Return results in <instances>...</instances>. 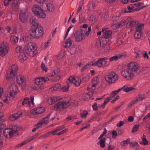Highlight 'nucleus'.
Instances as JSON below:
<instances>
[{"label": "nucleus", "instance_id": "nucleus-1", "mask_svg": "<svg viewBox=\"0 0 150 150\" xmlns=\"http://www.w3.org/2000/svg\"><path fill=\"white\" fill-rule=\"evenodd\" d=\"M139 69V66L137 63L135 62H131L127 65V68L121 71V74L125 79L131 81L138 74Z\"/></svg>", "mask_w": 150, "mask_h": 150}, {"label": "nucleus", "instance_id": "nucleus-2", "mask_svg": "<svg viewBox=\"0 0 150 150\" xmlns=\"http://www.w3.org/2000/svg\"><path fill=\"white\" fill-rule=\"evenodd\" d=\"M110 42L108 38H102L96 41L95 47L105 52H107L110 49Z\"/></svg>", "mask_w": 150, "mask_h": 150}, {"label": "nucleus", "instance_id": "nucleus-3", "mask_svg": "<svg viewBox=\"0 0 150 150\" xmlns=\"http://www.w3.org/2000/svg\"><path fill=\"white\" fill-rule=\"evenodd\" d=\"M31 30L30 35L33 38L37 39L41 38L43 34V27L38 23H35Z\"/></svg>", "mask_w": 150, "mask_h": 150}, {"label": "nucleus", "instance_id": "nucleus-4", "mask_svg": "<svg viewBox=\"0 0 150 150\" xmlns=\"http://www.w3.org/2000/svg\"><path fill=\"white\" fill-rule=\"evenodd\" d=\"M37 46L34 42H29L25 49V53L28 56L34 57L38 53Z\"/></svg>", "mask_w": 150, "mask_h": 150}, {"label": "nucleus", "instance_id": "nucleus-5", "mask_svg": "<svg viewBox=\"0 0 150 150\" xmlns=\"http://www.w3.org/2000/svg\"><path fill=\"white\" fill-rule=\"evenodd\" d=\"M21 128L16 126L12 129H6L3 131V134L7 138H11L18 131L20 130Z\"/></svg>", "mask_w": 150, "mask_h": 150}, {"label": "nucleus", "instance_id": "nucleus-6", "mask_svg": "<svg viewBox=\"0 0 150 150\" xmlns=\"http://www.w3.org/2000/svg\"><path fill=\"white\" fill-rule=\"evenodd\" d=\"M32 10L34 14L38 17L44 18L46 15L42 8L37 5H34L32 8Z\"/></svg>", "mask_w": 150, "mask_h": 150}, {"label": "nucleus", "instance_id": "nucleus-7", "mask_svg": "<svg viewBox=\"0 0 150 150\" xmlns=\"http://www.w3.org/2000/svg\"><path fill=\"white\" fill-rule=\"evenodd\" d=\"M70 105L69 100H64L58 102L55 105L54 109L57 111H61L63 109H66Z\"/></svg>", "mask_w": 150, "mask_h": 150}, {"label": "nucleus", "instance_id": "nucleus-8", "mask_svg": "<svg viewBox=\"0 0 150 150\" xmlns=\"http://www.w3.org/2000/svg\"><path fill=\"white\" fill-rule=\"evenodd\" d=\"M49 80V79L47 77H40L35 79L34 82L39 89L43 90L45 88L44 84Z\"/></svg>", "mask_w": 150, "mask_h": 150}, {"label": "nucleus", "instance_id": "nucleus-9", "mask_svg": "<svg viewBox=\"0 0 150 150\" xmlns=\"http://www.w3.org/2000/svg\"><path fill=\"white\" fill-rule=\"evenodd\" d=\"M118 75L115 73H109L105 76L106 81L109 83H114L118 79Z\"/></svg>", "mask_w": 150, "mask_h": 150}, {"label": "nucleus", "instance_id": "nucleus-10", "mask_svg": "<svg viewBox=\"0 0 150 150\" xmlns=\"http://www.w3.org/2000/svg\"><path fill=\"white\" fill-rule=\"evenodd\" d=\"M8 46L6 42H4L0 44V56L4 57L7 53L8 50Z\"/></svg>", "mask_w": 150, "mask_h": 150}, {"label": "nucleus", "instance_id": "nucleus-11", "mask_svg": "<svg viewBox=\"0 0 150 150\" xmlns=\"http://www.w3.org/2000/svg\"><path fill=\"white\" fill-rule=\"evenodd\" d=\"M18 67L16 64L13 65L11 67V70L9 74H8L7 75L6 78L7 79H9L11 78H14L17 74V73Z\"/></svg>", "mask_w": 150, "mask_h": 150}, {"label": "nucleus", "instance_id": "nucleus-12", "mask_svg": "<svg viewBox=\"0 0 150 150\" xmlns=\"http://www.w3.org/2000/svg\"><path fill=\"white\" fill-rule=\"evenodd\" d=\"M75 40L76 42H80L85 38L83 31L82 30L77 31L74 34Z\"/></svg>", "mask_w": 150, "mask_h": 150}, {"label": "nucleus", "instance_id": "nucleus-13", "mask_svg": "<svg viewBox=\"0 0 150 150\" xmlns=\"http://www.w3.org/2000/svg\"><path fill=\"white\" fill-rule=\"evenodd\" d=\"M18 88L17 86L15 85H12L9 87L7 94L14 97L16 95Z\"/></svg>", "mask_w": 150, "mask_h": 150}, {"label": "nucleus", "instance_id": "nucleus-14", "mask_svg": "<svg viewBox=\"0 0 150 150\" xmlns=\"http://www.w3.org/2000/svg\"><path fill=\"white\" fill-rule=\"evenodd\" d=\"M67 83H74L76 86H79L80 85L81 80L79 79V76L76 78L73 77H70L67 80Z\"/></svg>", "mask_w": 150, "mask_h": 150}, {"label": "nucleus", "instance_id": "nucleus-15", "mask_svg": "<svg viewBox=\"0 0 150 150\" xmlns=\"http://www.w3.org/2000/svg\"><path fill=\"white\" fill-rule=\"evenodd\" d=\"M107 132V130L106 129L104 128L103 133L101 134L98 138V139L99 140V143L100 146L102 148H104L105 146V139L103 137L106 134Z\"/></svg>", "mask_w": 150, "mask_h": 150}, {"label": "nucleus", "instance_id": "nucleus-16", "mask_svg": "<svg viewBox=\"0 0 150 150\" xmlns=\"http://www.w3.org/2000/svg\"><path fill=\"white\" fill-rule=\"evenodd\" d=\"M137 23H138V21H133L130 17H128L127 19L126 26L127 28H132L136 25Z\"/></svg>", "mask_w": 150, "mask_h": 150}, {"label": "nucleus", "instance_id": "nucleus-17", "mask_svg": "<svg viewBox=\"0 0 150 150\" xmlns=\"http://www.w3.org/2000/svg\"><path fill=\"white\" fill-rule=\"evenodd\" d=\"M99 79L97 77H94L92 80V85L91 86L88 87V90H93L95 88L96 86L98 83Z\"/></svg>", "mask_w": 150, "mask_h": 150}, {"label": "nucleus", "instance_id": "nucleus-18", "mask_svg": "<svg viewBox=\"0 0 150 150\" xmlns=\"http://www.w3.org/2000/svg\"><path fill=\"white\" fill-rule=\"evenodd\" d=\"M102 32L103 34V38H108L111 36L112 33V31L107 28H103L102 30Z\"/></svg>", "mask_w": 150, "mask_h": 150}, {"label": "nucleus", "instance_id": "nucleus-19", "mask_svg": "<svg viewBox=\"0 0 150 150\" xmlns=\"http://www.w3.org/2000/svg\"><path fill=\"white\" fill-rule=\"evenodd\" d=\"M22 105L25 107H28L30 108L33 107V103H30L29 99L28 98H25L23 101Z\"/></svg>", "mask_w": 150, "mask_h": 150}, {"label": "nucleus", "instance_id": "nucleus-20", "mask_svg": "<svg viewBox=\"0 0 150 150\" xmlns=\"http://www.w3.org/2000/svg\"><path fill=\"white\" fill-rule=\"evenodd\" d=\"M50 115L42 118L38 123L41 127L43 125H45L48 123L49 122V117Z\"/></svg>", "mask_w": 150, "mask_h": 150}, {"label": "nucleus", "instance_id": "nucleus-21", "mask_svg": "<svg viewBox=\"0 0 150 150\" xmlns=\"http://www.w3.org/2000/svg\"><path fill=\"white\" fill-rule=\"evenodd\" d=\"M45 111V108L43 107H41L31 110L30 112L33 115L38 114L43 112Z\"/></svg>", "mask_w": 150, "mask_h": 150}, {"label": "nucleus", "instance_id": "nucleus-22", "mask_svg": "<svg viewBox=\"0 0 150 150\" xmlns=\"http://www.w3.org/2000/svg\"><path fill=\"white\" fill-rule=\"evenodd\" d=\"M61 99V97L59 96H54L48 99V103L50 105H52L53 103H54L56 101L60 100Z\"/></svg>", "mask_w": 150, "mask_h": 150}, {"label": "nucleus", "instance_id": "nucleus-23", "mask_svg": "<svg viewBox=\"0 0 150 150\" xmlns=\"http://www.w3.org/2000/svg\"><path fill=\"white\" fill-rule=\"evenodd\" d=\"M17 82L20 84H22L25 83V79L24 76L22 75H18L16 77Z\"/></svg>", "mask_w": 150, "mask_h": 150}, {"label": "nucleus", "instance_id": "nucleus-24", "mask_svg": "<svg viewBox=\"0 0 150 150\" xmlns=\"http://www.w3.org/2000/svg\"><path fill=\"white\" fill-rule=\"evenodd\" d=\"M68 131V129H65L64 130H63L62 131L59 132H58V131L56 129L54 131H51L49 132H50V135L52 134L53 135H60L61 134H63L64 133L67 132Z\"/></svg>", "mask_w": 150, "mask_h": 150}, {"label": "nucleus", "instance_id": "nucleus-25", "mask_svg": "<svg viewBox=\"0 0 150 150\" xmlns=\"http://www.w3.org/2000/svg\"><path fill=\"white\" fill-rule=\"evenodd\" d=\"M19 18L21 21L23 22H25L27 20V16L25 12H22L19 15Z\"/></svg>", "mask_w": 150, "mask_h": 150}, {"label": "nucleus", "instance_id": "nucleus-26", "mask_svg": "<svg viewBox=\"0 0 150 150\" xmlns=\"http://www.w3.org/2000/svg\"><path fill=\"white\" fill-rule=\"evenodd\" d=\"M144 24H140L138 21V23H137L136 26L135 30L136 31L142 32L144 28Z\"/></svg>", "mask_w": 150, "mask_h": 150}, {"label": "nucleus", "instance_id": "nucleus-27", "mask_svg": "<svg viewBox=\"0 0 150 150\" xmlns=\"http://www.w3.org/2000/svg\"><path fill=\"white\" fill-rule=\"evenodd\" d=\"M145 96L144 95H138L136 97L134 101L135 103H137L145 99Z\"/></svg>", "mask_w": 150, "mask_h": 150}, {"label": "nucleus", "instance_id": "nucleus-28", "mask_svg": "<svg viewBox=\"0 0 150 150\" xmlns=\"http://www.w3.org/2000/svg\"><path fill=\"white\" fill-rule=\"evenodd\" d=\"M5 99L3 100V102L8 104L10 103L9 101L13 100V97L7 93L5 96Z\"/></svg>", "mask_w": 150, "mask_h": 150}, {"label": "nucleus", "instance_id": "nucleus-29", "mask_svg": "<svg viewBox=\"0 0 150 150\" xmlns=\"http://www.w3.org/2000/svg\"><path fill=\"white\" fill-rule=\"evenodd\" d=\"M93 93L92 92H89L88 93H85L82 96V98L84 100H87L92 97Z\"/></svg>", "mask_w": 150, "mask_h": 150}, {"label": "nucleus", "instance_id": "nucleus-30", "mask_svg": "<svg viewBox=\"0 0 150 150\" xmlns=\"http://www.w3.org/2000/svg\"><path fill=\"white\" fill-rule=\"evenodd\" d=\"M88 6L89 11L93 10L96 7L95 3L93 1L90 2Z\"/></svg>", "mask_w": 150, "mask_h": 150}, {"label": "nucleus", "instance_id": "nucleus-31", "mask_svg": "<svg viewBox=\"0 0 150 150\" xmlns=\"http://www.w3.org/2000/svg\"><path fill=\"white\" fill-rule=\"evenodd\" d=\"M61 87V85L59 83H57L54 86L50 88L49 90L50 91L53 92L58 89Z\"/></svg>", "mask_w": 150, "mask_h": 150}, {"label": "nucleus", "instance_id": "nucleus-32", "mask_svg": "<svg viewBox=\"0 0 150 150\" xmlns=\"http://www.w3.org/2000/svg\"><path fill=\"white\" fill-rule=\"evenodd\" d=\"M72 43V42L71 40L70 39H69L66 40L63 46L64 47H69L71 46Z\"/></svg>", "mask_w": 150, "mask_h": 150}, {"label": "nucleus", "instance_id": "nucleus-33", "mask_svg": "<svg viewBox=\"0 0 150 150\" xmlns=\"http://www.w3.org/2000/svg\"><path fill=\"white\" fill-rule=\"evenodd\" d=\"M25 46L24 45L19 46L16 48V51L17 53L23 52L24 51Z\"/></svg>", "mask_w": 150, "mask_h": 150}, {"label": "nucleus", "instance_id": "nucleus-34", "mask_svg": "<svg viewBox=\"0 0 150 150\" xmlns=\"http://www.w3.org/2000/svg\"><path fill=\"white\" fill-rule=\"evenodd\" d=\"M108 59V58L107 57L100 58L102 67L103 66H107L109 64L107 61Z\"/></svg>", "mask_w": 150, "mask_h": 150}, {"label": "nucleus", "instance_id": "nucleus-35", "mask_svg": "<svg viewBox=\"0 0 150 150\" xmlns=\"http://www.w3.org/2000/svg\"><path fill=\"white\" fill-rule=\"evenodd\" d=\"M100 58L98 59L95 63L92 64V65L94 66H97L99 67H102Z\"/></svg>", "mask_w": 150, "mask_h": 150}, {"label": "nucleus", "instance_id": "nucleus-36", "mask_svg": "<svg viewBox=\"0 0 150 150\" xmlns=\"http://www.w3.org/2000/svg\"><path fill=\"white\" fill-rule=\"evenodd\" d=\"M46 6L47 7V11H54V5L51 4H47Z\"/></svg>", "mask_w": 150, "mask_h": 150}, {"label": "nucleus", "instance_id": "nucleus-37", "mask_svg": "<svg viewBox=\"0 0 150 150\" xmlns=\"http://www.w3.org/2000/svg\"><path fill=\"white\" fill-rule=\"evenodd\" d=\"M142 32L136 31L134 34V38L136 39H139L142 36Z\"/></svg>", "mask_w": 150, "mask_h": 150}, {"label": "nucleus", "instance_id": "nucleus-38", "mask_svg": "<svg viewBox=\"0 0 150 150\" xmlns=\"http://www.w3.org/2000/svg\"><path fill=\"white\" fill-rule=\"evenodd\" d=\"M121 88H122V90L123 89V91H124L127 92L130 91L134 89V88L133 87H127V86L125 85H124Z\"/></svg>", "mask_w": 150, "mask_h": 150}, {"label": "nucleus", "instance_id": "nucleus-39", "mask_svg": "<svg viewBox=\"0 0 150 150\" xmlns=\"http://www.w3.org/2000/svg\"><path fill=\"white\" fill-rule=\"evenodd\" d=\"M50 40H48L47 41L44 43L42 44L41 48L43 50H45L49 46V44Z\"/></svg>", "mask_w": 150, "mask_h": 150}, {"label": "nucleus", "instance_id": "nucleus-40", "mask_svg": "<svg viewBox=\"0 0 150 150\" xmlns=\"http://www.w3.org/2000/svg\"><path fill=\"white\" fill-rule=\"evenodd\" d=\"M28 58V57L25 54H22L19 56V59L21 62H23L25 60H26Z\"/></svg>", "mask_w": 150, "mask_h": 150}, {"label": "nucleus", "instance_id": "nucleus-41", "mask_svg": "<svg viewBox=\"0 0 150 150\" xmlns=\"http://www.w3.org/2000/svg\"><path fill=\"white\" fill-rule=\"evenodd\" d=\"M68 52L71 54H74L75 53L76 51V48L74 47H72L68 50Z\"/></svg>", "mask_w": 150, "mask_h": 150}, {"label": "nucleus", "instance_id": "nucleus-42", "mask_svg": "<svg viewBox=\"0 0 150 150\" xmlns=\"http://www.w3.org/2000/svg\"><path fill=\"white\" fill-rule=\"evenodd\" d=\"M120 28L121 27L127 23V19L125 20L124 19L122 20L121 21L117 23Z\"/></svg>", "mask_w": 150, "mask_h": 150}, {"label": "nucleus", "instance_id": "nucleus-43", "mask_svg": "<svg viewBox=\"0 0 150 150\" xmlns=\"http://www.w3.org/2000/svg\"><path fill=\"white\" fill-rule=\"evenodd\" d=\"M18 37L14 36H12L10 38L11 40L15 43H16L18 42Z\"/></svg>", "mask_w": 150, "mask_h": 150}, {"label": "nucleus", "instance_id": "nucleus-44", "mask_svg": "<svg viewBox=\"0 0 150 150\" xmlns=\"http://www.w3.org/2000/svg\"><path fill=\"white\" fill-rule=\"evenodd\" d=\"M64 52L62 51L58 55L57 57V59L59 60H61L64 57Z\"/></svg>", "mask_w": 150, "mask_h": 150}, {"label": "nucleus", "instance_id": "nucleus-45", "mask_svg": "<svg viewBox=\"0 0 150 150\" xmlns=\"http://www.w3.org/2000/svg\"><path fill=\"white\" fill-rule=\"evenodd\" d=\"M50 132H49L48 133H45L41 136H40L39 137L40 139H45L48 137L50 135Z\"/></svg>", "mask_w": 150, "mask_h": 150}, {"label": "nucleus", "instance_id": "nucleus-46", "mask_svg": "<svg viewBox=\"0 0 150 150\" xmlns=\"http://www.w3.org/2000/svg\"><path fill=\"white\" fill-rule=\"evenodd\" d=\"M29 142V141L28 140V139H27L26 140L24 141V142H23L22 143L17 145L16 146V147L17 148L19 147H21L22 146L25 144H26L28 143Z\"/></svg>", "mask_w": 150, "mask_h": 150}, {"label": "nucleus", "instance_id": "nucleus-47", "mask_svg": "<svg viewBox=\"0 0 150 150\" xmlns=\"http://www.w3.org/2000/svg\"><path fill=\"white\" fill-rule=\"evenodd\" d=\"M66 86H64L61 88L62 91L65 92L68 91V89L69 87V83H67Z\"/></svg>", "mask_w": 150, "mask_h": 150}, {"label": "nucleus", "instance_id": "nucleus-48", "mask_svg": "<svg viewBox=\"0 0 150 150\" xmlns=\"http://www.w3.org/2000/svg\"><path fill=\"white\" fill-rule=\"evenodd\" d=\"M118 59H124L127 57V55L125 54H120L117 55Z\"/></svg>", "mask_w": 150, "mask_h": 150}, {"label": "nucleus", "instance_id": "nucleus-49", "mask_svg": "<svg viewBox=\"0 0 150 150\" xmlns=\"http://www.w3.org/2000/svg\"><path fill=\"white\" fill-rule=\"evenodd\" d=\"M139 127V125H135L133 127V129L132 131V132H135L137 131Z\"/></svg>", "mask_w": 150, "mask_h": 150}, {"label": "nucleus", "instance_id": "nucleus-50", "mask_svg": "<svg viewBox=\"0 0 150 150\" xmlns=\"http://www.w3.org/2000/svg\"><path fill=\"white\" fill-rule=\"evenodd\" d=\"M130 139H127L126 140H124L120 143V144L122 147L125 145H127Z\"/></svg>", "mask_w": 150, "mask_h": 150}, {"label": "nucleus", "instance_id": "nucleus-51", "mask_svg": "<svg viewBox=\"0 0 150 150\" xmlns=\"http://www.w3.org/2000/svg\"><path fill=\"white\" fill-rule=\"evenodd\" d=\"M88 114V112L86 111H83V112L80 114L81 117L82 118H85Z\"/></svg>", "mask_w": 150, "mask_h": 150}, {"label": "nucleus", "instance_id": "nucleus-52", "mask_svg": "<svg viewBox=\"0 0 150 150\" xmlns=\"http://www.w3.org/2000/svg\"><path fill=\"white\" fill-rule=\"evenodd\" d=\"M141 144H143L144 145H146L148 144V141L146 138H142V142Z\"/></svg>", "mask_w": 150, "mask_h": 150}, {"label": "nucleus", "instance_id": "nucleus-53", "mask_svg": "<svg viewBox=\"0 0 150 150\" xmlns=\"http://www.w3.org/2000/svg\"><path fill=\"white\" fill-rule=\"evenodd\" d=\"M41 68L43 71H45V72L47 71V68L45 67V64L43 62H42L41 63Z\"/></svg>", "mask_w": 150, "mask_h": 150}, {"label": "nucleus", "instance_id": "nucleus-54", "mask_svg": "<svg viewBox=\"0 0 150 150\" xmlns=\"http://www.w3.org/2000/svg\"><path fill=\"white\" fill-rule=\"evenodd\" d=\"M89 66V64H87L83 66L82 68L81 69V72H83L85 71V70L87 69Z\"/></svg>", "mask_w": 150, "mask_h": 150}, {"label": "nucleus", "instance_id": "nucleus-55", "mask_svg": "<svg viewBox=\"0 0 150 150\" xmlns=\"http://www.w3.org/2000/svg\"><path fill=\"white\" fill-rule=\"evenodd\" d=\"M59 73L57 71V70L54 71L53 72L50 73L49 74L48 76L50 77H53L55 75H57Z\"/></svg>", "mask_w": 150, "mask_h": 150}, {"label": "nucleus", "instance_id": "nucleus-56", "mask_svg": "<svg viewBox=\"0 0 150 150\" xmlns=\"http://www.w3.org/2000/svg\"><path fill=\"white\" fill-rule=\"evenodd\" d=\"M128 11L126 10L125 11V13H128L133 11V9L132 8V5H130L127 7Z\"/></svg>", "mask_w": 150, "mask_h": 150}, {"label": "nucleus", "instance_id": "nucleus-57", "mask_svg": "<svg viewBox=\"0 0 150 150\" xmlns=\"http://www.w3.org/2000/svg\"><path fill=\"white\" fill-rule=\"evenodd\" d=\"M112 138L114 139L116 138L118 135L117 132L115 130H113L112 131Z\"/></svg>", "mask_w": 150, "mask_h": 150}, {"label": "nucleus", "instance_id": "nucleus-58", "mask_svg": "<svg viewBox=\"0 0 150 150\" xmlns=\"http://www.w3.org/2000/svg\"><path fill=\"white\" fill-rule=\"evenodd\" d=\"M118 59L117 56H115L110 58L109 59L110 62L116 61Z\"/></svg>", "mask_w": 150, "mask_h": 150}, {"label": "nucleus", "instance_id": "nucleus-59", "mask_svg": "<svg viewBox=\"0 0 150 150\" xmlns=\"http://www.w3.org/2000/svg\"><path fill=\"white\" fill-rule=\"evenodd\" d=\"M30 22L32 23H34V24L35 23H38L36 22V19L33 17H32L30 18L29 19Z\"/></svg>", "mask_w": 150, "mask_h": 150}, {"label": "nucleus", "instance_id": "nucleus-60", "mask_svg": "<svg viewBox=\"0 0 150 150\" xmlns=\"http://www.w3.org/2000/svg\"><path fill=\"white\" fill-rule=\"evenodd\" d=\"M22 112L20 111H18L16 113L14 114L17 119L19 118L22 115Z\"/></svg>", "mask_w": 150, "mask_h": 150}, {"label": "nucleus", "instance_id": "nucleus-61", "mask_svg": "<svg viewBox=\"0 0 150 150\" xmlns=\"http://www.w3.org/2000/svg\"><path fill=\"white\" fill-rule=\"evenodd\" d=\"M112 20L115 21H117L120 20L119 16H113L112 18Z\"/></svg>", "mask_w": 150, "mask_h": 150}, {"label": "nucleus", "instance_id": "nucleus-62", "mask_svg": "<svg viewBox=\"0 0 150 150\" xmlns=\"http://www.w3.org/2000/svg\"><path fill=\"white\" fill-rule=\"evenodd\" d=\"M112 27L114 30H115L120 28L117 23L112 25Z\"/></svg>", "mask_w": 150, "mask_h": 150}, {"label": "nucleus", "instance_id": "nucleus-63", "mask_svg": "<svg viewBox=\"0 0 150 150\" xmlns=\"http://www.w3.org/2000/svg\"><path fill=\"white\" fill-rule=\"evenodd\" d=\"M89 79V77L88 76H86L82 79V81L85 83L87 82Z\"/></svg>", "mask_w": 150, "mask_h": 150}, {"label": "nucleus", "instance_id": "nucleus-64", "mask_svg": "<svg viewBox=\"0 0 150 150\" xmlns=\"http://www.w3.org/2000/svg\"><path fill=\"white\" fill-rule=\"evenodd\" d=\"M12 7L13 9L14 10H15L16 11L18 10V7L17 5L16 4L14 3L12 5Z\"/></svg>", "mask_w": 150, "mask_h": 150}]
</instances>
